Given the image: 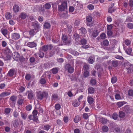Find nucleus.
<instances>
[{"label":"nucleus","mask_w":133,"mask_h":133,"mask_svg":"<svg viewBox=\"0 0 133 133\" xmlns=\"http://www.w3.org/2000/svg\"><path fill=\"white\" fill-rule=\"evenodd\" d=\"M63 121L64 122L67 123L69 121L68 117L67 116H64L63 118Z\"/></svg>","instance_id":"obj_62"},{"label":"nucleus","mask_w":133,"mask_h":133,"mask_svg":"<svg viewBox=\"0 0 133 133\" xmlns=\"http://www.w3.org/2000/svg\"><path fill=\"white\" fill-rule=\"evenodd\" d=\"M117 80V79L116 77H112L111 78V82L112 83H114L116 82Z\"/></svg>","instance_id":"obj_55"},{"label":"nucleus","mask_w":133,"mask_h":133,"mask_svg":"<svg viewBox=\"0 0 133 133\" xmlns=\"http://www.w3.org/2000/svg\"><path fill=\"white\" fill-rule=\"evenodd\" d=\"M95 60L94 58L92 57H90L88 59V62L90 64L93 63L94 61Z\"/></svg>","instance_id":"obj_38"},{"label":"nucleus","mask_w":133,"mask_h":133,"mask_svg":"<svg viewBox=\"0 0 133 133\" xmlns=\"http://www.w3.org/2000/svg\"><path fill=\"white\" fill-rule=\"evenodd\" d=\"M86 19L87 22H90L92 21V17L91 16L89 15L87 16Z\"/></svg>","instance_id":"obj_35"},{"label":"nucleus","mask_w":133,"mask_h":133,"mask_svg":"<svg viewBox=\"0 0 133 133\" xmlns=\"http://www.w3.org/2000/svg\"><path fill=\"white\" fill-rule=\"evenodd\" d=\"M80 43L82 45H85L87 43V41L85 39H83L81 40Z\"/></svg>","instance_id":"obj_54"},{"label":"nucleus","mask_w":133,"mask_h":133,"mask_svg":"<svg viewBox=\"0 0 133 133\" xmlns=\"http://www.w3.org/2000/svg\"><path fill=\"white\" fill-rule=\"evenodd\" d=\"M50 126L48 124L45 125L43 126L42 127L43 129L46 131H48L50 128Z\"/></svg>","instance_id":"obj_31"},{"label":"nucleus","mask_w":133,"mask_h":133,"mask_svg":"<svg viewBox=\"0 0 133 133\" xmlns=\"http://www.w3.org/2000/svg\"><path fill=\"white\" fill-rule=\"evenodd\" d=\"M79 34L82 36H83L87 33L86 29L84 28H81L79 29Z\"/></svg>","instance_id":"obj_14"},{"label":"nucleus","mask_w":133,"mask_h":133,"mask_svg":"<svg viewBox=\"0 0 133 133\" xmlns=\"http://www.w3.org/2000/svg\"><path fill=\"white\" fill-rule=\"evenodd\" d=\"M50 26V24L48 22L45 23L44 25V28L46 29H48L49 28Z\"/></svg>","instance_id":"obj_45"},{"label":"nucleus","mask_w":133,"mask_h":133,"mask_svg":"<svg viewBox=\"0 0 133 133\" xmlns=\"http://www.w3.org/2000/svg\"><path fill=\"white\" fill-rule=\"evenodd\" d=\"M13 126L12 129L13 132L14 133L18 132L19 131V126L18 122L16 120H15L13 123Z\"/></svg>","instance_id":"obj_2"},{"label":"nucleus","mask_w":133,"mask_h":133,"mask_svg":"<svg viewBox=\"0 0 133 133\" xmlns=\"http://www.w3.org/2000/svg\"><path fill=\"white\" fill-rule=\"evenodd\" d=\"M88 91L89 94H92L94 92V89L92 87H90L88 88Z\"/></svg>","instance_id":"obj_33"},{"label":"nucleus","mask_w":133,"mask_h":133,"mask_svg":"<svg viewBox=\"0 0 133 133\" xmlns=\"http://www.w3.org/2000/svg\"><path fill=\"white\" fill-rule=\"evenodd\" d=\"M112 64L113 66L115 67H116L118 65V63L117 61H112Z\"/></svg>","instance_id":"obj_52"},{"label":"nucleus","mask_w":133,"mask_h":133,"mask_svg":"<svg viewBox=\"0 0 133 133\" xmlns=\"http://www.w3.org/2000/svg\"><path fill=\"white\" fill-rule=\"evenodd\" d=\"M130 110L129 107L128 105H126L123 108V110L127 112H128Z\"/></svg>","instance_id":"obj_37"},{"label":"nucleus","mask_w":133,"mask_h":133,"mask_svg":"<svg viewBox=\"0 0 133 133\" xmlns=\"http://www.w3.org/2000/svg\"><path fill=\"white\" fill-rule=\"evenodd\" d=\"M81 120L80 117L79 116H76L74 119V122L76 123L79 122Z\"/></svg>","instance_id":"obj_32"},{"label":"nucleus","mask_w":133,"mask_h":133,"mask_svg":"<svg viewBox=\"0 0 133 133\" xmlns=\"http://www.w3.org/2000/svg\"><path fill=\"white\" fill-rule=\"evenodd\" d=\"M12 44L15 46L16 49L18 50L19 48V43L18 42L13 41Z\"/></svg>","instance_id":"obj_15"},{"label":"nucleus","mask_w":133,"mask_h":133,"mask_svg":"<svg viewBox=\"0 0 133 133\" xmlns=\"http://www.w3.org/2000/svg\"><path fill=\"white\" fill-rule=\"evenodd\" d=\"M80 103V101H79L77 99H75L73 101L72 104L74 107H77L79 105Z\"/></svg>","instance_id":"obj_17"},{"label":"nucleus","mask_w":133,"mask_h":133,"mask_svg":"<svg viewBox=\"0 0 133 133\" xmlns=\"http://www.w3.org/2000/svg\"><path fill=\"white\" fill-rule=\"evenodd\" d=\"M51 73L49 71H46L42 75L43 77L45 78H48L49 79V81L51 82L50 79L51 77Z\"/></svg>","instance_id":"obj_11"},{"label":"nucleus","mask_w":133,"mask_h":133,"mask_svg":"<svg viewBox=\"0 0 133 133\" xmlns=\"http://www.w3.org/2000/svg\"><path fill=\"white\" fill-rule=\"evenodd\" d=\"M125 116V114L122 111H120L119 112V116L121 118H123Z\"/></svg>","instance_id":"obj_43"},{"label":"nucleus","mask_w":133,"mask_h":133,"mask_svg":"<svg viewBox=\"0 0 133 133\" xmlns=\"http://www.w3.org/2000/svg\"><path fill=\"white\" fill-rule=\"evenodd\" d=\"M90 115L89 113H84L83 114V117L84 119H87Z\"/></svg>","instance_id":"obj_29"},{"label":"nucleus","mask_w":133,"mask_h":133,"mask_svg":"<svg viewBox=\"0 0 133 133\" xmlns=\"http://www.w3.org/2000/svg\"><path fill=\"white\" fill-rule=\"evenodd\" d=\"M20 113L21 114V116L23 119L25 120L27 117L28 114L26 112H21Z\"/></svg>","instance_id":"obj_20"},{"label":"nucleus","mask_w":133,"mask_h":133,"mask_svg":"<svg viewBox=\"0 0 133 133\" xmlns=\"http://www.w3.org/2000/svg\"><path fill=\"white\" fill-rule=\"evenodd\" d=\"M37 32H38L34 29H31L29 31V33L30 35L31 36H33Z\"/></svg>","instance_id":"obj_27"},{"label":"nucleus","mask_w":133,"mask_h":133,"mask_svg":"<svg viewBox=\"0 0 133 133\" xmlns=\"http://www.w3.org/2000/svg\"><path fill=\"white\" fill-rule=\"evenodd\" d=\"M128 94L130 96H132L133 95V90H129L128 91Z\"/></svg>","instance_id":"obj_64"},{"label":"nucleus","mask_w":133,"mask_h":133,"mask_svg":"<svg viewBox=\"0 0 133 133\" xmlns=\"http://www.w3.org/2000/svg\"><path fill=\"white\" fill-rule=\"evenodd\" d=\"M32 106L31 104H29L25 107L26 110L28 111H30L32 109Z\"/></svg>","instance_id":"obj_50"},{"label":"nucleus","mask_w":133,"mask_h":133,"mask_svg":"<svg viewBox=\"0 0 133 133\" xmlns=\"http://www.w3.org/2000/svg\"><path fill=\"white\" fill-rule=\"evenodd\" d=\"M102 129L103 132H107L108 131L109 129L108 127L104 125L102 127Z\"/></svg>","instance_id":"obj_42"},{"label":"nucleus","mask_w":133,"mask_h":133,"mask_svg":"<svg viewBox=\"0 0 133 133\" xmlns=\"http://www.w3.org/2000/svg\"><path fill=\"white\" fill-rule=\"evenodd\" d=\"M65 69L70 73H72L74 71V68L69 64H66L65 66Z\"/></svg>","instance_id":"obj_6"},{"label":"nucleus","mask_w":133,"mask_h":133,"mask_svg":"<svg viewBox=\"0 0 133 133\" xmlns=\"http://www.w3.org/2000/svg\"><path fill=\"white\" fill-rule=\"evenodd\" d=\"M23 100L22 99L19 98L17 101V103L18 106L20 107L23 103Z\"/></svg>","instance_id":"obj_28"},{"label":"nucleus","mask_w":133,"mask_h":133,"mask_svg":"<svg viewBox=\"0 0 133 133\" xmlns=\"http://www.w3.org/2000/svg\"><path fill=\"white\" fill-rule=\"evenodd\" d=\"M32 26L33 29L37 32L39 31L40 26L37 22H32Z\"/></svg>","instance_id":"obj_5"},{"label":"nucleus","mask_w":133,"mask_h":133,"mask_svg":"<svg viewBox=\"0 0 133 133\" xmlns=\"http://www.w3.org/2000/svg\"><path fill=\"white\" fill-rule=\"evenodd\" d=\"M112 117L114 119L116 120L118 117V115L117 113H115L112 115Z\"/></svg>","instance_id":"obj_46"},{"label":"nucleus","mask_w":133,"mask_h":133,"mask_svg":"<svg viewBox=\"0 0 133 133\" xmlns=\"http://www.w3.org/2000/svg\"><path fill=\"white\" fill-rule=\"evenodd\" d=\"M5 16L6 19H11L12 17L11 14L9 12H7L5 14Z\"/></svg>","instance_id":"obj_23"},{"label":"nucleus","mask_w":133,"mask_h":133,"mask_svg":"<svg viewBox=\"0 0 133 133\" xmlns=\"http://www.w3.org/2000/svg\"><path fill=\"white\" fill-rule=\"evenodd\" d=\"M38 114V111L36 110H34L32 112V115L34 116V119L35 121L38 120L37 115Z\"/></svg>","instance_id":"obj_21"},{"label":"nucleus","mask_w":133,"mask_h":133,"mask_svg":"<svg viewBox=\"0 0 133 133\" xmlns=\"http://www.w3.org/2000/svg\"><path fill=\"white\" fill-rule=\"evenodd\" d=\"M28 118L30 120H32L34 121L35 122H37L38 121V120H36V121L34 120V116L32 115H29L28 116Z\"/></svg>","instance_id":"obj_47"},{"label":"nucleus","mask_w":133,"mask_h":133,"mask_svg":"<svg viewBox=\"0 0 133 133\" xmlns=\"http://www.w3.org/2000/svg\"><path fill=\"white\" fill-rule=\"evenodd\" d=\"M89 75V72L88 71H84V76L85 77H88Z\"/></svg>","instance_id":"obj_59"},{"label":"nucleus","mask_w":133,"mask_h":133,"mask_svg":"<svg viewBox=\"0 0 133 133\" xmlns=\"http://www.w3.org/2000/svg\"><path fill=\"white\" fill-rule=\"evenodd\" d=\"M115 96V99H116L120 100L122 99V97L119 93H116Z\"/></svg>","instance_id":"obj_39"},{"label":"nucleus","mask_w":133,"mask_h":133,"mask_svg":"<svg viewBox=\"0 0 133 133\" xmlns=\"http://www.w3.org/2000/svg\"><path fill=\"white\" fill-rule=\"evenodd\" d=\"M11 38L15 40L19 39L20 37L19 34L18 33L15 32L12 33L11 35Z\"/></svg>","instance_id":"obj_7"},{"label":"nucleus","mask_w":133,"mask_h":133,"mask_svg":"<svg viewBox=\"0 0 133 133\" xmlns=\"http://www.w3.org/2000/svg\"><path fill=\"white\" fill-rule=\"evenodd\" d=\"M5 52L8 54H9L11 53V51L10 50L9 48L7 47L5 48Z\"/></svg>","instance_id":"obj_58"},{"label":"nucleus","mask_w":133,"mask_h":133,"mask_svg":"<svg viewBox=\"0 0 133 133\" xmlns=\"http://www.w3.org/2000/svg\"><path fill=\"white\" fill-rule=\"evenodd\" d=\"M19 54L17 52H15L13 54V58L15 60H17L19 58Z\"/></svg>","instance_id":"obj_18"},{"label":"nucleus","mask_w":133,"mask_h":133,"mask_svg":"<svg viewBox=\"0 0 133 133\" xmlns=\"http://www.w3.org/2000/svg\"><path fill=\"white\" fill-rule=\"evenodd\" d=\"M54 107L56 110H58L61 109V107L60 104L57 103L55 105Z\"/></svg>","instance_id":"obj_34"},{"label":"nucleus","mask_w":133,"mask_h":133,"mask_svg":"<svg viewBox=\"0 0 133 133\" xmlns=\"http://www.w3.org/2000/svg\"><path fill=\"white\" fill-rule=\"evenodd\" d=\"M39 82L41 84H44L46 83V81L45 78L42 76L40 78Z\"/></svg>","instance_id":"obj_24"},{"label":"nucleus","mask_w":133,"mask_h":133,"mask_svg":"<svg viewBox=\"0 0 133 133\" xmlns=\"http://www.w3.org/2000/svg\"><path fill=\"white\" fill-rule=\"evenodd\" d=\"M51 99L52 101L56 102L59 100L60 98L57 94L55 93L52 95Z\"/></svg>","instance_id":"obj_10"},{"label":"nucleus","mask_w":133,"mask_h":133,"mask_svg":"<svg viewBox=\"0 0 133 133\" xmlns=\"http://www.w3.org/2000/svg\"><path fill=\"white\" fill-rule=\"evenodd\" d=\"M87 8L90 10H92L94 8V5L91 4L88 5L87 6Z\"/></svg>","instance_id":"obj_44"},{"label":"nucleus","mask_w":133,"mask_h":133,"mask_svg":"<svg viewBox=\"0 0 133 133\" xmlns=\"http://www.w3.org/2000/svg\"><path fill=\"white\" fill-rule=\"evenodd\" d=\"M16 71L14 69H11L10 70L7 74L8 76L11 77L14 76H15Z\"/></svg>","instance_id":"obj_8"},{"label":"nucleus","mask_w":133,"mask_h":133,"mask_svg":"<svg viewBox=\"0 0 133 133\" xmlns=\"http://www.w3.org/2000/svg\"><path fill=\"white\" fill-rule=\"evenodd\" d=\"M128 27L130 29H132L133 28V24L132 23H129L127 24Z\"/></svg>","instance_id":"obj_63"},{"label":"nucleus","mask_w":133,"mask_h":133,"mask_svg":"<svg viewBox=\"0 0 133 133\" xmlns=\"http://www.w3.org/2000/svg\"><path fill=\"white\" fill-rule=\"evenodd\" d=\"M90 83L92 85H95L96 83V81L94 79H91L90 81Z\"/></svg>","instance_id":"obj_61"},{"label":"nucleus","mask_w":133,"mask_h":133,"mask_svg":"<svg viewBox=\"0 0 133 133\" xmlns=\"http://www.w3.org/2000/svg\"><path fill=\"white\" fill-rule=\"evenodd\" d=\"M28 94V98L30 99H32L34 97V94L32 91H27L26 93Z\"/></svg>","instance_id":"obj_13"},{"label":"nucleus","mask_w":133,"mask_h":133,"mask_svg":"<svg viewBox=\"0 0 133 133\" xmlns=\"http://www.w3.org/2000/svg\"><path fill=\"white\" fill-rule=\"evenodd\" d=\"M10 93L9 91H5L3 92L0 94V97H3L7 96L10 95Z\"/></svg>","instance_id":"obj_16"},{"label":"nucleus","mask_w":133,"mask_h":133,"mask_svg":"<svg viewBox=\"0 0 133 133\" xmlns=\"http://www.w3.org/2000/svg\"><path fill=\"white\" fill-rule=\"evenodd\" d=\"M94 98L90 96H89L87 97V101L90 104H92L94 102Z\"/></svg>","instance_id":"obj_19"},{"label":"nucleus","mask_w":133,"mask_h":133,"mask_svg":"<svg viewBox=\"0 0 133 133\" xmlns=\"http://www.w3.org/2000/svg\"><path fill=\"white\" fill-rule=\"evenodd\" d=\"M124 43L127 45H128L130 44L131 41L128 39H126L124 41Z\"/></svg>","instance_id":"obj_57"},{"label":"nucleus","mask_w":133,"mask_h":133,"mask_svg":"<svg viewBox=\"0 0 133 133\" xmlns=\"http://www.w3.org/2000/svg\"><path fill=\"white\" fill-rule=\"evenodd\" d=\"M92 34L93 37H96L98 34V32L97 30H95L92 31Z\"/></svg>","instance_id":"obj_25"},{"label":"nucleus","mask_w":133,"mask_h":133,"mask_svg":"<svg viewBox=\"0 0 133 133\" xmlns=\"http://www.w3.org/2000/svg\"><path fill=\"white\" fill-rule=\"evenodd\" d=\"M132 51L131 48H128L125 50V52L128 54L130 55H131V52Z\"/></svg>","instance_id":"obj_30"},{"label":"nucleus","mask_w":133,"mask_h":133,"mask_svg":"<svg viewBox=\"0 0 133 133\" xmlns=\"http://www.w3.org/2000/svg\"><path fill=\"white\" fill-rule=\"evenodd\" d=\"M10 99L12 102L15 101L16 100L17 97L13 95L10 97Z\"/></svg>","instance_id":"obj_40"},{"label":"nucleus","mask_w":133,"mask_h":133,"mask_svg":"<svg viewBox=\"0 0 133 133\" xmlns=\"http://www.w3.org/2000/svg\"><path fill=\"white\" fill-rule=\"evenodd\" d=\"M126 103V102H121L117 103V104L118 106L119 107H121L123 105Z\"/></svg>","instance_id":"obj_36"},{"label":"nucleus","mask_w":133,"mask_h":133,"mask_svg":"<svg viewBox=\"0 0 133 133\" xmlns=\"http://www.w3.org/2000/svg\"><path fill=\"white\" fill-rule=\"evenodd\" d=\"M1 31L2 34L5 37H6V35L7 34L8 31L5 29L2 28L1 29Z\"/></svg>","instance_id":"obj_26"},{"label":"nucleus","mask_w":133,"mask_h":133,"mask_svg":"<svg viewBox=\"0 0 133 133\" xmlns=\"http://www.w3.org/2000/svg\"><path fill=\"white\" fill-rule=\"evenodd\" d=\"M36 97L37 99L40 100L42 99L44 97H47L48 95V93L44 91H38L36 92Z\"/></svg>","instance_id":"obj_1"},{"label":"nucleus","mask_w":133,"mask_h":133,"mask_svg":"<svg viewBox=\"0 0 133 133\" xmlns=\"http://www.w3.org/2000/svg\"><path fill=\"white\" fill-rule=\"evenodd\" d=\"M27 45L28 46L32 48L36 47L37 46V43L35 41L30 42L27 43Z\"/></svg>","instance_id":"obj_12"},{"label":"nucleus","mask_w":133,"mask_h":133,"mask_svg":"<svg viewBox=\"0 0 133 133\" xmlns=\"http://www.w3.org/2000/svg\"><path fill=\"white\" fill-rule=\"evenodd\" d=\"M100 37L101 38L104 39L106 38V35L105 33H103L100 35Z\"/></svg>","instance_id":"obj_60"},{"label":"nucleus","mask_w":133,"mask_h":133,"mask_svg":"<svg viewBox=\"0 0 133 133\" xmlns=\"http://www.w3.org/2000/svg\"><path fill=\"white\" fill-rule=\"evenodd\" d=\"M13 11L15 12H17L19 11V8L18 6L17 5H15L13 7Z\"/></svg>","instance_id":"obj_22"},{"label":"nucleus","mask_w":133,"mask_h":133,"mask_svg":"<svg viewBox=\"0 0 133 133\" xmlns=\"http://www.w3.org/2000/svg\"><path fill=\"white\" fill-rule=\"evenodd\" d=\"M27 16L26 14L25 13H22L20 15L21 18L22 19H25Z\"/></svg>","instance_id":"obj_49"},{"label":"nucleus","mask_w":133,"mask_h":133,"mask_svg":"<svg viewBox=\"0 0 133 133\" xmlns=\"http://www.w3.org/2000/svg\"><path fill=\"white\" fill-rule=\"evenodd\" d=\"M109 44V41L107 39H105L103 41V44L104 46H107Z\"/></svg>","instance_id":"obj_53"},{"label":"nucleus","mask_w":133,"mask_h":133,"mask_svg":"<svg viewBox=\"0 0 133 133\" xmlns=\"http://www.w3.org/2000/svg\"><path fill=\"white\" fill-rule=\"evenodd\" d=\"M44 6L45 9H48L51 8V5L49 3H48L45 4Z\"/></svg>","instance_id":"obj_41"},{"label":"nucleus","mask_w":133,"mask_h":133,"mask_svg":"<svg viewBox=\"0 0 133 133\" xmlns=\"http://www.w3.org/2000/svg\"><path fill=\"white\" fill-rule=\"evenodd\" d=\"M67 9V4L66 2H64L58 6V9L59 11H65Z\"/></svg>","instance_id":"obj_4"},{"label":"nucleus","mask_w":133,"mask_h":133,"mask_svg":"<svg viewBox=\"0 0 133 133\" xmlns=\"http://www.w3.org/2000/svg\"><path fill=\"white\" fill-rule=\"evenodd\" d=\"M62 42L65 44H69L71 42L70 38L68 37L66 35H63L62 37Z\"/></svg>","instance_id":"obj_3"},{"label":"nucleus","mask_w":133,"mask_h":133,"mask_svg":"<svg viewBox=\"0 0 133 133\" xmlns=\"http://www.w3.org/2000/svg\"><path fill=\"white\" fill-rule=\"evenodd\" d=\"M25 88L23 86H21L19 88V90L20 92H23L25 90Z\"/></svg>","instance_id":"obj_51"},{"label":"nucleus","mask_w":133,"mask_h":133,"mask_svg":"<svg viewBox=\"0 0 133 133\" xmlns=\"http://www.w3.org/2000/svg\"><path fill=\"white\" fill-rule=\"evenodd\" d=\"M52 73L53 74L57 73L58 71V68H54L52 69Z\"/></svg>","instance_id":"obj_48"},{"label":"nucleus","mask_w":133,"mask_h":133,"mask_svg":"<svg viewBox=\"0 0 133 133\" xmlns=\"http://www.w3.org/2000/svg\"><path fill=\"white\" fill-rule=\"evenodd\" d=\"M83 69L84 71H88L89 69V67L87 64H85L83 66Z\"/></svg>","instance_id":"obj_56"},{"label":"nucleus","mask_w":133,"mask_h":133,"mask_svg":"<svg viewBox=\"0 0 133 133\" xmlns=\"http://www.w3.org/2000/svg\"><path fill=\"white\" fill-rule=\"evenodd\" d=\"M52 46L51 45H44L42 46L41 49V51H47L48 49H51L52 48Z\"/></svg>","instance_id":"obj_9"}]
</instances>
